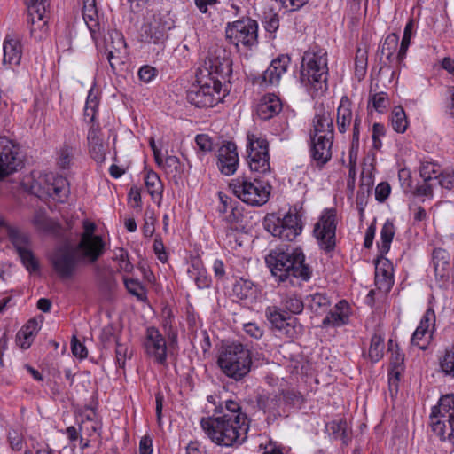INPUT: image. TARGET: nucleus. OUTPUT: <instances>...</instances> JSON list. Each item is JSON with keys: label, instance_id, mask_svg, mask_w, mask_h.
<instances>
[{"label": "nucleus", "instance_id": "29", "mask_svg": "<svg viewBox=\"0 0 454 454\" xmlns=\"http://www.w3.org/2000/svg\"><path fill=\"white\" fill-rule=\"evenodd\" d=\"M349 318L348 303L342 300L339 301L322 321L324 327H340L348 324Z\"/></svg>", "mask_w": 454, "mask_h": 454}, {"label": "nucleus", "instance_id": "37", "mask_svg": "<svg viewBox=\"0 0 454 454\" xmlns=\"http://www.w3.org/2000/svg\"><path fill=\"white\" fill-rule=\"evenodd\" d=\"M105 49L106 51H117L121 54L126 49V43L122 34L117 30L109 31L105 37Z\"/></svg>", "mask_w": 454, "mask_h": 454}, {"label": "nucleus", "instance_id": "11", "mask_svg": "<svg viewBox=\"0 0 454 454\" xmlns=\"http://www.w3.org/2000/svg\"><path fill=\"white\" fill-rule=\"evenodd\" d=\"M247 162L250 170L259 175L270 172L269 143L254 134H247Z\"/></svg>", "mask_w": 454, "mask_h": 454}, {"label": "nucleus", "instance_id": "53", "mask_svg": "<svg viewBox=\"0 0 454 454\" xmlns=\"http://www.w3.org/2000/svg\"><path fill=\"white\" fill-rule=\"evenodd\" d=\"M263 25L264 28L269 33H274L276 32L279 27V17L278 14L276 12H273L272 10H270L269 12L264 13L263 17Z\"/></svg>", "mask_w": 454, "mask_h": 454}, {"label": "nucleus", "instance_id": "14", "mask_svg": "<svg viewBox=\"0 0 454 454\" xmlns=\"http://www.w3.org/2000/svg\"><path fill=\"white\" fill-rule=\"evenodd\" d=\"M84 231L82 233L78 243V248L83 250V255L90 261H98L105 253L106 244L103 239L94 234L95 224L83 223Z\"/></svg>", "mask_w": 454, "mask_h": 454}, {"label": "nucleus", "instance_id": "45", "mask_svg": "<svg viewBox=\"0 0 454 454\" xmlns=\"http://www.w3.org/2000/svg\"><path fill=\"white\" fill-rule=\"evenodd\" d=\"M75 153V148L68 145H63V146L60 147L58 157H57V164L58 166L62 169H68L71 167V164L74 160Z\"/></svg>", "mask_w": 454, "mask_h": 454}, {"label": "nucleus", "instance_id": "18", "mask_svg": "<svg viewBox=\"0 0 454 454\" xmlns=\"http://www.w3.org/2000/svg\"><path fill=\"white\" fill-rule=\"evenodd\" d=\"M21 164L18 148L6 137L0 138V180L13 173Z\"/></svg>", "mask_w": 454, "mask_h": 454}, {"label": "nucleus", "instance_id": "50", "mask_svg": "<svg viewBox=\"0 0 454 454\" xmlns=\"http://www.w3.org/2000/svg\"><path fill=\"white\" fill-rule=\"evenodd\" d=\"M439 167L433 162H422L419 167V175L423 181L435 180V176L439 174Z\"/></svg>", "mask_w": 454, "mask_h": 454}, {"label": "nucleus", "instance_id": "30", "mask_svg": "<svg viewBox=\"0 0 454 454\" xmlns=\"http://www.w3.org/2000/svg\"><path fill=\"white\" fill-rule=\"evenodd\" d=\"M375 262V283L379 289L389 290L393 284V267L389 260L380 255Z\"/></svg>", "mask_w": 454, "mask_h": 454}, {"label": "nucleus", "instance_id": "12", "mask_svg": "<svg viewBox=\"0 0 454 454\" xmlns=\"http://www.w3.org/2000/svg\"><path fill=\"white\" fill-rule=\"evenodd\" d=\"M337 214L334 208L325 209L314 226V235L319 247L331 253L336 246Z\"/></svg>", "mask_w": 454, "mask_h": 454}, {"label": "nucleus", "instance_id": "51", "mask_svg": "<svg viewBox=\"0 0 454 454\" xmlns=\"http://www.w3.org/2000/svg\"><path fill=\"white\" fill-rule=\"evenodd\" d=\"M372 107L379 113H383L388 104V97L385 92H378L370 97L369 106Z\"/></svg>", "mask_w": 454, "mask_h": 454}, {"label": "nucleus", "instance_id": "47", "mask_svg": "<svg viewBox=\"0 0 454 454\" xmlns=\"http://www.w3.org/2000/svg\"><path fill=\"white\" fill-rule=\"evenodd\" d=\"M254 284L247 279L240 278L233 286V292L239 299H247L253 294Z\"/></svg>", "mask_w": 454, "mask_h": 454}, {"label": "nucleus", "instance_id": "31", "mask_svg": "<svg viewBox=\"0 0 454 454\" xmlns=\"http://www.w3.org/2000/svg\"><path fill=\"white\" fill-rule=\"evenodd\" d=\"M4 62L19 66L22 57V45L20 40L6 36L3 43Z\"/></svg>", "mask_w": 454, "mask_h": 454}, {"label": "nucleus", "instance_id": "25", "mask_svg": "<svg viewBox=\"0 0 454 454\" xmlns=\"http://www.w3.org/2000/svg\"><path fill=\"white\" fill-rule=\"evenodd\" d=\"M166 26L155 16L152 21L145 23L141 27V41L147 43L160 44L166 39Z\"/></svg>", "mask_w": 454, "mask_h": 454}, {"label": "nucleus", "instance_id": "52", "mask_svg": "<svg viewBox=\"0 0 454 454\" xmlns=\"http://www.w3.org/2000/svg\"><path fill=\"white\" fill-rule=\"evenodd\" d=\"M435 324V314L434 311L432 309H428L426 310L425 314L423 315L419 325L417 328H419L420 330L426 331L427 333H432L434 328Z\"/></svg>", "mask_w": 454, "mask_h": 454}, {"label": "nucleus", "instance_id": "26", "mask_svg": "<svg viewBox=\"0 0 454 454\" xmlns=\"http://www.w3.org/2000/svg\"><path fill=\"white\" fill-rule=\"evenodd\" d=\"M291 59L288 55H280L274 59L262 74V82L270 85H278L282 75L287 71Z\"/></svg>", "mask_w": 454, "mask_h": 454}, {"label": "nucleus", "instance_id": "21", "mask_svg": "<svg viewBox=\"0 0 454 454\" xmlns=\"http://www.w3.org/2000/svg\"><path fill=\"white\" fill-rule=\"evenodd\" d=\"M324 135H325V137L333 138V121L331 112L326 110L323 105H320L316 108L309 137Z\"/></svg>", "mask_w": 454, "mask_h": 454}, {"label": "nucleus", "instance_id": "46", "mask_svg": "<svg viewBox=\"0 0 454 454\" xmlns=\"http://www.w3.org/2000/svg\"><path fill=\"white\" fill-rule=\"evenodd\" d=\"M167 175L172 176L175 179L178 176L181 177L182 166L179 159L176 156H168L164 160L163 168Z\"/></svg>", "mask_w": 454, "mask_h": 454}, {"label": "nucleus", "instance_id": "54", "mask_svg": "<svg viewBox=\"0 0 454 454\" xmlns=\"http://www.w3.org/2000/svg\"><path fill=\"white\" fill-rule=\"evenodd\" d=\"M82 16L90 34L93 35L98 27L97 9L82 10Z\"/></svg>", "mask_w": 454, "mask_h": 454}, {"label": "nucleus", "instance_id": "13", "mask_svg": "<svg viewBox=\"0 0 454 454\" xmlns=\"http://www.w3.org/2000/svg\"><path fill=\"white\" fill-rule=\"evenodd\" d=\"M27 8V23L31 37L43 40L48 29L46 12L50 7L48 0H25Z\"/></svg>", "mask_w": 454, "mask_h": 454}, {"label": "nucleus", "instance_id": "35", "mask_svg": "<svg viewBox=\"0 0 454 454\" xmlns=\"http://www.w3.org/2000/svg\"><path fill=\"white\" fill-rule=\"evenodd\" d=\"M190 278H192L198 288H208L211 285V278L207 276L206 270L200 262H193L187 271Z\"/></svg>", "mask_w": 454, "mask_h": 454}, {"label": "nucleus", "instance_id": "61", "mask_svg": "<svg viewBox=\"0 0 454 454\" xmlns=\"http://www.w3.org/2000/svg\"><path fill=\"white\" fill-rule=\"evenodd\" d=\"M153 250H154V253L156 254L158 259L161 262H166L168 261V254L165 251V247H164L161 238L156 237L154 239Z\"/></svg>", "mask_w": 454, "mask_h": 454}, {"label": "nucleus", "instance_id": "34", "mask_svg": "<svg viewBox=\"0 0 454 454\" xmlns=\"http://www.w3.org/2000/svg\"><path fill=\"white\" fill-rule=\"evenodd\" d=\"M41 326L39 322L32 318L27 321V323L18 332L17 338L19 340L21 338L24 339L23 341L20 342V347L24 349L28 348L31 346L34 336L38 333Z\"/></svg>", "mask_w": 454, "mask_h": 454}, {"label": "nucleus", "instance_id": "28", "mask_svg": "<svg viewBox=\"0 0 454 454\" xmlns=\"http://www.w3.org/2000/svg\"><path fill=\"white\" fill-rule=\"evenodd\" d=\"M282 110V104L275 94L264 95L257 105L256 114L263 121H268L278 115Z\"/></svg>", "mask_w": 454, "mask_h": 454}, {"label": "nucleus", "instance_id": "43", "mask_svg": "<svg viewBox=\"0 0 454 454\" xmlns=\"http://www.w3.org/2000/svg\"><path fill=\"white\" fill-rule=\"evenodd\" d=\"M283 309L287 313L298 315L303 311L304 303L301 298L295 294H287L281 300Z\"/></svg>", "mask_w": 454, "mask_h": 454}, {"label": "nucleus", "instance_id": "39", "mask_svg": "<svg viewBox=\"0 0 454 454\" xmlns=\"http://www.w3.org/2000/svg\"><path fill=\"white\" fill-rule=\"evenodd\" d=\"M395 232V230L394 223L389 220L386 221L380 231V245H378L380 255H384L388 253Z\"/></svg>", "mask_w": 454, "mask_h": 454}, {"label": "nucleus", "instance_id": "23", "mask_svg": "<svg viewBox=\"0 0 454 454\" xmlns=\"http://www.w3.org/2000/svg\"><path fill=\"white\" fill-rule=\"evenodd\" d=\"M432 260L436 279L441 282V286H445L452 276L450 254L445 249L435 248L432 254Z\"/></svg>", "mask_w": 454, "mask_h": 454}, {"label": "nucleus", "instance_id": "59", "mask_svg": "<svg viewBox=\"0 0 454 454\" xmlns=\"http://www.w3.org/2000/svg\"><path fill=\"white\" fill-rule=\"evenodd\" d=\"M129 348L126 344L116 341L115 356L116 364L119 367L123 368L125 365L126 358L128 356Z\"/></svg>", "mask_w": 454, "mask_h": 454}, {"label": "nucleus", "instance_id": "32", "mask_svg": "<svg viewBox=\"0 0 454 454\" xmlns=\"http://www.w3.org/2000/svg\"><path fill=\"white\" fill-rule=\"evenodd\" d=\"M352 121L353 114L351 110V101L347 96H343L337 109V127L339 132L345 133L349 128Z\"/></svg>", "mask_w": 454, "mask_h": 454}, {"label": "nucleus", "instance_id": "57", "mask_svg": "<svg viewBox=\"0 0 454 454\" xmlns=\"http://www.w3.org/2000/svg\"><path fill=\"white\" fill-rule=\"evenodd\" d=\"M71 350L73 355L80 359L87 357L86 347L75 336H73L71 340Z\"/></svg>", "mask_w": 454, "mask_h": 454}, {"label": "nucleus", "instance_id": "2", "mask_svg": "<svg viewBox=\"0 0 454 454\" xmlns=\"http://www.w3.org/2000/svg\"><path fill=\"white\" fill-rule=\"evenodd\" d=\"M222 416L207 417L200 419V426L207 436L215 444L223 447L240 445L247 439L249 419L241 411L239 403L227 400Z\"/></svg>", "mask_w": 454, "mask_h": 454}, {"label": "nucleus", "instance_id": "40", "mask_svg": "<svg viewBox=\"0 0 454 454\" xmlns=\"http://www.w3.org/2000/svg\"><path fill=\"white\" fill-rule=\"evenodd\" d=\"M439 366L445 376L454 378V342L439 357Z\"/></svg>", "mask_w": 454, "mask_h": 454}, {"label": "nucleus", "instance_id": "4", "mask_svg": "<svg viewBox=\"0 0 454 454\" xmlns=\"http://www.w3.org/2000/svg\"><path fill=\"white\" fill-rule=\"evenodd\" d=\"M327 53L324 49L307 51L301 61L300 81L314 91H325L328 80Z\"/></svg>", "mask_w": 454, "mask_h": 454}, {"label": "nucleus", "instance_id": "62", "mask_svg": "<svg viewBox=\"0 0 454 454\" xmlns=\"http://www.w3.org/2000/svg\"><path fill=\"white\" fill-rule=\"evenodd\" d=\"M157 74V70L150 66H143L138 71L139 79L145 82H151Z\"/></svg>", "mask_w": 454, "mask_h": 454}, {"label": "nucleus", "instance_id": "60", "mask_svg": "<svg viewBox=\"0 0 454 454\" xmlns=\"http://www.w3.org/2000/svg\"><path fill=\"white\" fill-rule=\"evenodd\" d=\"M390 185L387 182L380 183L375 189V198L379 202H384L390 194Z\"/></svg>", "mask_w": 454, "mask_h": 454}, {"label": "nucleus", "instance_id": "48", "mask_svg": "<svg viewBox=\"0 0 454 454\" xmlns=\"http://www.w3.org/2000/svg\"><path fill=\"white\" fill-rule=\"evenodd\" d=\"M99 104V99L98 97L97 91H95L94 88H91L87 96L86 103H85V108H84V115L89 116V111L91 110V117L90 121L93 122L95 121L96 113L98 111Z\"/></svg>", "mask_w": 454, "mask_h": 454}, {"label": "nucleus", "instance_id": "22", "mask_svg": "<svg viewBox=\"0 0 454 454\" xmlns=\"http://www.w3.org/2000/svg\"><path fill=\"white\" fill-rule=\"evenodd\" d=\"M399 36L395 33L389 34L379 46L378 53L380 64V72L390 71L392 76L395 74L393 70L394 53L397 49Z\"/></svg>", "mask_w": 454, "mask_h": 454}, {"label": "nucleus", "instance_id": "27", "mask_svg": "<svg viewBox=\"0 0 454 454\" xmlns=\"http://www.w3.org/2000/svg\"><path fill=\"white\" fill-rule=\"evenodd\" d=\"M88 145L91 158L98 163H102L106 159V146L101 137V130L98 125L93 124L88 132Z\"/></svg>", "mask_w": 454, "mask_h": 454}, {"label": "nucleus", "instance_id": "3", "mask_svg": "<svg viewBox=\"0 0 454 454\" xmlns=\"http://www.w3.org/2000/svg\"><path fill=\"white\" fill-rule=\"evenodd\" d=\"M304 262L305 255L299 247L286 251L275 249L265 257L268 268L278 283L289 281L293 284V278L309 280L312 270Z\"/></svg>", "mask_w": 454, "mask_h": 454}, {"label": "nucleus", "instance_id": "55", "mask_svg": "<svg viewBox=\"0 0 454 454\" xmlns=\"http://www.w3.org/2000/svg\"><path fill=\"white\" fill-rule=\"evenodd\" d=\"M195 143L200 151L208 153L213 149L211 137L207 134H199L195 137Z\"/></svg>", "mask_w": 454, "mask_h": 454}, {"label": "nucleus", "instance_id": "33", "mask_svg": "<svg viewBox=\"0 0 454 454\" xmlns=\"http://www.w3.org/2000/svg\"><path fill=\"white\" fill-rule=\"evenodd\" d=\"M282 395L277 394L266 397L261 396L258 400V405L260 408H262L264 412H268L274 418L281 416L280 406L282 405Z\"/></svg>", "mask_w": 454, "mask_h": 454}, {"label": "nucleus", "instance_id": "36", "mask_svg": "<svg viewBox=\"0 0 454 454\" xmlns=\"http://www.w3.org/2000/svg\"><path fill=\"white\" fill-rule=\"evenodd\" d=\"M308 307L314 313L321 314L327 310L331 305V301L325 293H315L306 297Z\"/></svg>", "mask_w": 454, "mask_h": 454}, {"label": "nucleus", "instance_id": "41", "mask_svg": "<svg viewBox=\"0 0 454 454\" xmlns=\"http://www.w3.org/2000/svg\"><path fill=\"white\" fill-rule=\"evenodd\" d=\"M145 186L150 195L154 198L158 196L160 199L162 197L163 184L160 176L154 171L147 172L145 177Z\"/></svg>", "mask_w": 454, "mask_h": 454}, {"label": "nucleus", "instance_id": "16", "mask_svg": "<svg viewBox=\"0 0 454 454\" xmlns=\"http://www.w3.org/2000/svg\"><path fill=\"white\" fill-rule=\"evenodd\" d=\"M148 356L161 365L167 364V343L165 338L155 327L146 330V336L143 344Z\"/></svg>", "mask_w": 454, "mask_h": 454}, {"label": "nucleus", "instance_id": "10", "mask_svg": "<svg viewBox=\"0 0 454 454\" xmlns=\"http://www.w3.org/2000/svg\"><path fill=\"white\" fill-rule=\"evenodd\" d=\"M225 38L237 51L240 46L251 49L258 43V24L250 17H242L233 22H228L225 27Z\"/></svg>", "mask_w": 454, "mask_h": 454}, {"label": "nucleus", "instance_id": "19", "mask_svg": "<svg viewBox=\"0 0 454 454\" xmlns=\"http://www.w3.org/2000/svg\"><path fill=\"white\" fill-rule=\"evenodd\" d=\"M45 182L44 186L42 188V193L51 197L59 202H64L69 192V184L67 178L63 176H54L52 174L46 175L41 178L39 184Z\"/></svg>", "mask_w": 454, "mask_h": 454}, {"label": "nucleus", "instance_id": "9", "mask_svg": "<svg viewBox=\"0 0 454 454\" xmlns=\"http://www.w3.org/2000/svg\"><path fill=\"white\" fill-rule=\"evenodd\" d=\"M264 229L272 236L283 241L294 240L302 231L301 215L297 213L296 207L290 208L283 216L276 214H268L262 222Z\"/></svg>", "mask_w": 454, "mask_h": 454}, {"label": "nucleus", "instance_id": "15", "mask_svg": "<svg viewBox=\"0 0 454 454\" xmlns=\"http://www.w3.org/2000/svg\"><path fill=\"white\" fill-rule=\"evenodd\" d=\"M265 317L271 328L280 334L292 338L295 333L294 325L297 318L289 316L286 310L278 306H268L265 309Z\"/></svg>", "mask_w": 454, "mask_h": 454}, {"label": "nucleus", "instance_id": "44", "mask_svg": "<svg viewBox=\"0 0 454 454\" xmlns=\"http://www.w3.org/2000/svg\"><path fill=\"white\" fill-rule=\"evenodd\" d=\"M384 339L380 334H373L371 339V344L369 348V357L372 362H378L382 358L384 354Z\"/></svg>", "mask_w": 454, "mask_h": 454}, {"label": "nucleus", "instance_id": "56", "mask_svg": "<svg viewBox=\"0 0 454 454\" xmlns=\"http://www.w3.org/2000/svg\"><path fill=\"white\" fill-rule=\"evenodd\" d=\"M125 286L129 293L137 297L139 300L144 299V288L143 286L135 279H125L124 280Z\"/></svg>", "mask_w": 454, "mask_h": 454}, {"label": "nucleus", "instance_id": "49", "mask_svg": "<svg viewBox=\"0 0 454 454\" xmlns=\"http://www.w3.org/2000/svg\"><path fill=\"white\" fill-rule=\"evenodd\" d=\"M432 333H427L420 330L419 328H416L411 339V344L419 347L422 350H425L432 339Z\"/></svg>", "mask_w": 454, "mask_h": 454}, {"label": "nucleus", "instance_id": "7", "mask_svg": "<svg viewBox=\"0 0 454 454\" xmlns=\"http://www.w3.org/2000/svg\"><path fill=\"white\" fill-rule=\"evenodd\" d=\"M432 431L454 446V394L442 395L430 414Z\"/></svg>", "mask_w": 454, "mask_h": 454}, {"label": "nucleus", "instance_id": "17", "mask_svg": "<svg viewBox=\"0 0 454 454\" xmlns=\"http://www.w3.org/2000/svg\"><path fill=\"white\" fill-rule=\"evenodd\" d=\"M9 238L24 266L29 271L38 270L39 264L31 251L28 236L18 230L12 229L9 231Z\"/></svg>", "mask_w": 454, "mask_h": 454}, {"label": "nucleus", "instance_id": "6", "mask_svg": "<svg viewBox=\"0 0 454 454\" xmlns=\"http://www.w3.org/2000/svg\"><path fill=\"white\" fill-rule=\"evenodd\" d=\"M55 273L61 279H71L78 271L79 266L93 264L98 261H90L83 255V250L77 244L64 243L59 246L50 258Z\"/></svg>", "mask_w": 454, "mask_h": 454}, {"label": "nucleus", "instance_id": "5", "mask_svg": "<svg viewBox=\"0 0 454 454\" xmlns=\"http://www.w3.org/2000/svg\"><path fill=\"white\" fill-rule=\"evenodd\" d=\"M217 364L227 377L239 381L251 371V352L239 342L224 344L222 347Z\"/></svg>", "mask_w": 454, "mask_h": 454}, {"label": "nucleus", "instance_id": "24", "mask_svg": "<svg viewBox=\"0 0 454 454\" xmlns=\"http://www.w3.org/2000/svg\"><path fill=\"white\" fill-rule=\"evenodd\" d=\"M238 164L239 156L234 143L229 142L219 148L217 167L223 174L226 176L234 174Z\"/></svg>", "mask_w": 454, "mask_h": 454}, {"label": "nucleus", "instance_id": "8", "mask_svg": "<svg viewBox=\"0 0 454 454\" xmlns=\"http://www.w3.org/2000/svg\"><path fill=\"white\" fill-rule=\"evenodd\" d=\"M233 193L243 202L251 206H262L268 202L271 186L258 176H238L230 184Z\"/></svg>", "mask_w": 454, "mask_h": 454}, {"label": "nucleus", "instance_id": "42", "mask_svg": "<svg viewBox=\"0 0 454 454\" xmlns=\"http://www.w3.org/2000/svg\"><path fill=\"white\" fill-rule=\"evenodd\" d=\"M391 124L398 133H403L407 129L408 121L403 108L400 106H395L391 114Z\"/></svg>", "mask_w": 454, "mask_h": 454}, {"label": "nucleus", "instance_id": "63", "mask_svg": "<svg viewBox=\"0 0 454 454\" xmlns=\"http://www.w3.org/2000/svg\"><path fill=\"white\" fill-rule=\"evenodd\" d=\"M106 59L110 64L111 69L114 73L116 72L117 67L123 64V59L121 54H118L117 51H106Z\"/></svg>", "mask_w": 454, "mask_h": 454}, {"label": "nucleus", "instance_id": "58", "mask_svg": "<svg viewBox=\"0 0 454 454\" xmlns=\"http://www.w3.org/2000/svg\"><path fill=\"white\" fill-rule=\"evenodd\" d=\"M437 183L445 189L450 190L454 187V170L450 173H440L435 176Z\"/></svg>", "mask_w": 454, "mask_h": 454}, {"label": "nucleus", "instance_id": "38", "mask_svg": "<svg viewBox=\"0 0 454 454\" xmlns=\"http://www.w3.org/2000/svg\"><path fill=\"white\" fill-rule=\"evenodd\" d=\"M361 124V118L359 116H356L354 119L353 125V136L351 146L348 152L349 157V164L350 168H355L356 166L357 157H358V150H359V127Z\"/></svg>", "mask_w": 454, "mask_h": 454}, {"label": "nucleus", "instance_id": "20", "mask_svg": "<svg viewBox=\"0 0 454 454\" xmlns=\"http://www.w3.org/2000/svg\"><path fill=\"white\" fill-rule=\"evenodd\" d=\"M310 137V156L317 168L324 167L332 158L333 138L325 135Z\"/></svg>", "mask_w": 454, "mask_h": 454}, {"label": "nucleus", "instance_id": "64", "mask_svg": "<svg viewBox=\"0 0 454 454\" xmlns=\"http://www.w3.org/2000/svg\"><path fill=\"white\" fill-rule=\"evenodd\" d=\"M367 66V58L366 52L362 51L361 49L357 50L356 57V72H361L362 74L364 73L365 67Z\"/></svg>", "mask_w": 454, "mask_h": 454}, {"label": "nucleus", "instance_id": "1", "mask_svg": "<svg viewBox=\"0 0 454 454\" xmlns=\"http://www.w3.org/2000/svg\"><path fill=\"white\" fill-rule=\"evenodd\" d=\"M223 54L214 59H209V68L200 70L197 75L196 83H193L187 91V100L197 107H213L223 100L226 95L227 86L223 85V81L231 74L232 61Z\"/></svg>", "mask_w": 454, "mask_h": 454}]
</instances>
